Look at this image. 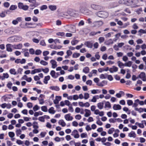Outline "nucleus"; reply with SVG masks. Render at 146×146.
Instances as JSON below:
<instances>
[{
	"label": "nucleus",
	"mask_w": 146,
	"mask_h": 146,
	"mask_svg": "<svg viewBox=\"0 0 146 146\" xmlns=\"http://www.w3.org/2000/svg\"><path fill=\"white\" fill-rule=\"evenodd\" d=\"M96 15L99 17L101 18H106L108 15V13L105 11H100L96 13Z\"/></svg>",
	"instance_id": "obj_1"
},
{
	"label": "nucleus",
	"mask_w": 146,
	"mask_h": 146,
	"mask_svg": "<svg viewBox=\"0 0 146 146\" xmlns=\"http://www.w3.org/2000/svg\"><path fill=\"white\" fill-rule=\"evenodd\" d=\"M91 7L92 9L97 11L102 10V6L94 4L91 5Z\"/></svg>",
	"instance_id": "obj_2"
},
{
	"label": "nucleus",
	"mask_w": 146,
	"mask_h": 146,
	"mask_svg": "<svg viewBox=\"0 0 146 146\" xmlns=\"http://www.w3.org/2000/svg\"><path fill=\"white\" fill-rule=\"evenodd\" d=\"M118 68L114 66H113L112 67L109 68V71L111 73L117 72L118 70Z\"/></svg>",
	"instance_id": "obj_3"
},
{
	"label": "nucleus",
	"mask_w": 146,
	"mask_h": 146,
	"mask_svg": "<svg viewBox=\"0 0 146 146\" xmlns=\"http://www.w3.org/2000/svg\"><path fill=\"white\" fill-rule=\"evenodd\" d=\"M139 77L142 79L143 81H146V75L145 72H141L139 75Z\"/></svg>",
	"instance_id": "obj_4"
},
{
	"label": "nucleus",
	"mask_w": 146,
	"mask_h": 146,
	"mask_svg": "<svg viewBox=\"0 0 146 146\" xmlns=\"http://www.w3.org/2000/svg\"><path fill=\"white\" fill-rule=\"evenodd\" d=\"M84 44L89 48H92L93 46V43L91 41H88L86 42Z\"/></svg>",
	"instance_id": "obj_5"
},
{
	"label": "nucleus",
	"mask_w": 146,
	"mask_h": 146,
	"mask_svg": "<svg viewBox=\"0 0 146 146\" xmlns=\"http://www.w3.org/2000/svg\"><path fill=\"white\" fill-rule=\"evenodd\" d=\"M6 50L9 52H11L12 51V48L13 47V45L8 44L6 45Z\"/></svg>",
	"instance_id": "obj_6"
},
{
	"label": "nucleus",
	"mask_w": 146,
	"mask_h": 146,
	"mask_svg": "<svg viewBox=\"0 0 146 146\" xmlns=\"http://www.w3.org/2000/svg\"><path fill=\"white\" fill-rule=\"evenodd\" d=\"M107 81L106 80H103L101 82L97 84V85L99 86L103 87L104 85L107 84Z\"/></svg>",
	"instance_id": "obj_7"
},
{
	"label": "nucleus",
	"mask_w": 146,
	"mask_h": 146,
	"mask_svg": "<svg viewBox=\"0 0 146 146\" xmlns=\"http://www.w3.org/2000/svg\"><path fill=\"white\" fill-rule=\"evenodd\" d=\"M70 114L69 113L65 115L64 116L65 118L67 121H71L73 119V117L70 116Z\"/></svg>",
	"instance_id": "obj_8"
},
{
	"label": "nucleus",
	"mask_w": 146,
	"mask_h": 146,
	"mask_svg": "<svg viewBox=\"0 0 146 146\" xmlns=\"http://www.w3.org/2000/svg\"><path fill=\"white\" fill-rule=\"evenodd\" d=\"M50 63L52 65V68H54L57 66V62L54 60H52L50 61Z\"/></svg>",
	"instance_id": "obj_9"
},
{
	"label": "nucleus",
	"mask_w": 146,
	"mask_h": 146,
	"mask_svg": "<svg viewBox=\"0 0 146 146\" xmlns=\"http://www.w3.org/2000/svg\"><path fill=\"white\" fill-rule=\"evenodd\" d=\"M121 108V106L119 104H115L113 106V109L114 110H120Z\"/></svg>",
	"instance_id": "obj_10"
},
{
	"label": "nucleus",
	"mask_w": 146,
	"mask_h": 146,
	"mask_svg": "<svg viewBox=\"0 0 146 146\" xmlns=\"http://www.w3.org/2000/svg\"><path fill=\"white\" fill-rule=\"evenodd\" d=\"M23 46L22 44H19L13 46V48L15 49H20Z\"/></svg>",
	"instance_id": "obj_11"
},
{
	"label": "nucleus",
	"mask_w": 146,
	"mask_h": 146,
	"mask_svg": "<svg viewBox=\"0 0 146 146\" xmlns=\"http://www.w3.org/2000/svg\"><path fill=\"white\" fill-rule=\"evenodd\" d=\"M85 111L86 112L84 115L85 117H88L91 115V112L90 110L85 109Z\"/></svg>",
	"instance_id": "obj_12"
},
{
	"label": "nucleus",
	"mask_w": 146,
	"mask_h": 146,
	"mask_svg": "<svg viewBox=\"0 0 146 146\" xmlns=\"http://www.w3.org/2000/svg\"><path fill=\"white\" fill-rule=\"evenodd\" d=\"M42 71L41 69H35L33 70H32L31 72V74H34L36 73H38L41 72Z\"/></svg>",
	"instance_id": "obj_13"
},
{
	"label": "nucleus",
	"mask_w": 146,
	"mask_h": 146,
	"mask_svg": "<svg viewBox=\"0 0 146 146\" xmlns=\"http://www.w3.org/2000/svg\"><path fill=\"white\" fill-rule=\"evenodd\" d=\"M113 40L111 39H110L105 41V43L106 45H109L113 43Z\"/></svg>",
	"instance_id": "obj_14"
},
{
	"label": "nucleus",
	"mask_w": 146,
	"mask_h": 146,
	"mask_svg": "<svg viewBox=\"0 0 146 146\" xmlns=\"http://www.w3.org/2000/svg\"><path fill=\"white\" fill-rule=\"evenodd\" d=\"M48 8L51 11H54L57 9V7L56 5H50L48 6Z\"/></svg>",
	"instance_id": "obj_15"
},
{
	"label": "nucleus",
	"mask_w": 146,
	"mask_h": 146,
	"mask_svg": "<svg viewBox=\"0 0 146 146\" xmlns=\"http://www.w3.org/2000/svg\"><path fill=\"white\" fill-rule=\"evenodd\" d=\"M50 89L56 91H58L60 90L59 87L57 86H51L50 87Z\"/></svg>",
	"instance_id": "obj_16"
},
{
	"label": "nucleus",
	"mask_w": 146,
	"mask_h": 146,
	"mask_svg": "<svg viewBox=\"0 0 146 146\" xmlns=\"http://www.w3.org/2000/svg\"><path fill=\"white\" fill-rule=\"evenodd\" d=\"M139 102V100L138 99H137L134 101V103L133 104V105L132 106L133 107H134L135 108H137V106L138 105V102Z\"/></svg>",
	"instance_id": "obj_17"
},
{
	"label": "nucleus",
	"mask_w": 146,
	"mask_h": 146,
	"mask_svg": "<svg viewBox=\"0 0 146 146\" xmlns=\"http://www.w3.org/2000/svg\"><path fill=\"white\" fill-rule=\"evenodd\" d=\"M104 104L103 102H99L97 104V106L98 108L100 110H101L103 108Z\"/></svg>",
	"instance_id": "obj_18"
},
{
	"label": "nucleus",
	"mask_w": 146,
	"mask_h": 146,
	"mask_svg": "<svg viewBox=\"0 0 146 146\" xmlns=\"http://www.w3.org/2000/svg\"><path fill=\"white\" fill-rule=\"evenodd\" d=\"M56 72L54 70H52L50 73V74L51 76L54 78H57L58 76H56L55 75Z\"/></svg>",
	"instance_id": "obj_19"
},
{
	"label": "nucleus",
	"mask_w": 146,
	"mask_h": 146,
	"mask_svg": "<svg viewBox=\"0 0 146 146\" xmlns=\"http://www.w3.org/2000/svg\"><path fill=\"white\" fill-rule=\"evenodd\" d=\"M38 5V4L36 3L30 4L29 6L31 7V9H33L35 8Z\"/></svg>",
	"instance_id": "obj_20"
},
{
	"label": "nucleus",
	"mask_w": 146,
	"mask_h": 146,
	"mask_svg": "<svg viewBox=\"0 0 146 146\" xmlns=\"http://www.w3.org/2000/svg\"><path fill=\"white\" fill-rule=\"evenodd\" d=\"M58 123L59 125H61L62 127H64L66 125L65 123L62 119L60 120L59 121Z\"/></svg>",
	"instance_id": "obj_21"
},
{
	"label": "nucleus",
	"mask_w": 146,
	"mask_h": 146,
	"mask_svg": "<svg viewBox=\"0 0 146 146\" xmlns=\"http://www.w3.org/2000/svg\"><path fill=\"white\" fill-rule=\"evenodd\" d=\"M136 135L135 133V132L133 131H131L130 133L129 134L128 136L130 137H133V138H135L136 137Z\"/></svg>",
	"instance_id": "obj_22"
},
{
	"label": "nucleus",
	"mask_w": 146,
	"mask_h": 146,
	"mask_svg": "<svg viewBox=\"0 0 146 146\" xmlns=\"http://www.w3.org/2000/svg\"><path fill=\"white\" fill-rule=\"evenodd\" d=\"M91 93L93 94H95L97 93H100L101 92V91L99 90H93L91 91Z\"/></svg>",
	"instance_id": "obj_23"
},
{
	"label": "nucleus",
	"mask_w": 146,
	"mask_h": 146,
	"mask_svg": "<svg viewBox=\"0 0 146 146\" xmlns=\"http://www.w3.org/2000/svg\"><path fill=\"white\" fill-rule=\"evenodd\" d=\"M54 108L52 107L48 110V112L50 113L54 114L55 112V111L54 110Z\"/></svg>",
	"instance_id": "obj_24"
},
{
	"label": "nucleus",
	"mask_w": 146,
	"mask_h": 146,
	"mask_svg": "<svg viewBox=\"0 0 146 146\" xmlns=\"http://www.w3.org/2000/svg\"><path fill=\"white\" fill-rule=\"evenodd\" d=\"M132 64V62L131 61H129L127 62H125L124 64L125 66L130 67Z\"/></svg>",
	"instance_id": "obj_25"
},
{
	"label": "nucleus",
	"mask_w": 146,
	"mask_h": 146,
	"mask_svg": "<svg viewBox=\"0 0 146 146\" xmlns=\"http://www.w3.org/2000/svg\"><path fill=\"white\" fill-rule=\"evenodd\" d=\"M117 63L118 64V66L120 68H122V66H124L125 65H124V64L122 62H121L120 61H119L117 62Z\"/></svg>",
	"instance_id": "obj_26"
},
{
	"label": "nucleus",
	"mask_w": 146,
	"mask_h": 146,
	"mask_svg": "<svg viewBox=\"0 0 146 146\" xmlns=\"http://www.w3.org/2000/svg\"><path fill=\"white\" fill-rule=\"evenodd\" d=\"M9 72L12 74L15 75L17 74L14 68L11 69L9 70Z\"/></svg>",
	"instance_id": "obj_27"
},
{
	"label": "nucleus",
	"mask_w": 146,
	"mask_h": 146,
	"mask_svg": "<svg viewBox=\"0 0 146 146\" xmlns=\"http://www.w3.org/2000/svg\"><path fill=\"white\" fill-rule=\"evenodd\" d=\"M107 74H102L100 75V78L101 79H105L107 78Z\"/></svg>",
	"instance_id": "obj_28"
},
{
	"label": "nucleus",
	"mask_w": 146,
	"mask_h": 146,
	"mask_svg": "<svg viewBox=\"0 0 146 146\" xmlns=\"http://www.w3.org/2000/svg\"><path fill=\"white\" fill-rule=\"evenodd\" d=\"M111 104L110 102H106L105 105V108H111Z\"/></svg>",
	"instance_id": "obj_29"
},
{
	"label": "nucleus",
	"mask_w": 146,
	"mask_h": 146,
	"mask_svg": "<svg viewBox=\"0 0 146 146\" xmlns=\"http://www.w3.org/2000/svg\"><path fill=\"white\" fill-rule=\"evenodd\" d=\"M135 110L138 111L139 113H141L144 111V108H135Z\"/></svg>",
	"instance_id": "obj_30"
},
{
	"label": "nucleus",
	"mask_w": 146,
	"mask_h": 146,
	"mask_svg": "<svg viewBox=\"0 0 146 146\" xmlns=\"http://www.w3.org/2000/svg\"><path fill=\"white\" fill-rule=\"evenodd\" d=\"M47 6L46 5H44L40 7V10L42 11L44 10H46L47 9Z\"/></svg>",
	"instance_id": "obj_31"
},
{
	"label": "nucleus",
	"mask_w": 146,
	"mask_h": 146,
	"mask_svg": "<svg viewBox=\"0 0 146 146\" xmlns=\"http://www.w3.org/2000/svg\"><path fill=\"white\" fill-rule=\"evenodd\" d=\"M89 71V68L88 67L84 68L83 70V72L86 74L88 73Z\"/></svg>",
	"instance_id": "obj_32"
},
{
	"label": "nucleus",
	"mask_w": 146,
	"mask_h": 146,
	"mask_svg": "<svg viewBox=\"0 0 146 146\" xmlns=\"http://www.w3.org/2000/svg\"><path fill=\"white\" fill-rule=\"evenodd\" d=\"M17 8V6L15 5H12L9 8V9L11 10H14L16 9Z\"/></svg>",
	"instance_id": "obj_33"
},
{
	"label": "nucleus",
	"mask_w": 146,
	"mask_h": 146,
	"mask_svg": "<svg viewBox=\"0 0 146 146\" xmlns=\"http://www.w3.org/2000/svg\"><path fill=\"white\" fill-rule=\"evenodd\" d=\"M76 132L77 133L75 134L74 136V137L75 138H78L79 137L80 135L78 133V132L76 130H74V133Z\"/></svg>",
	"instance_id": "obj_34"
},
{
	"label": "nucleus",
	"mask_w": 146,
	"mask_h": 146,
	"mask_svg": "<svg viewBox=\"0 0 146 146\" xmlns=\"http://www.w3.org/2000/svg\"><path fill=\"white\" fill-rule=\"evenodd\" d=\"M127 104L128 106H131L133 104V102L131 100H127Z\"/></svg>",
	"instance_id": "obj_35"
},
{
	"label": "nucleus",
	"mask_w": 146,
	"mask_h": 146,
	"mask_svg": "<svg viewBox=\"0 0 146 146\" xmlns=\"http://www.w3.org/2000/svg\"><path fill=\"white\" fill-rule=\"evenodd\" d=\"M41 110L43 111L46 112L47 111V108L46 106H42L41 107Z\"/></svg>",
	"instance_id": "obj_36"
},
{
	"label": "nucleus",
	"mask_w": 146,
	"mask_h": 146,
	"mask_svg": "<svg viewBox=\"0 0 146 146\" xmlns=\"http://www.w3.org/2000/svg\"><path fill=\"white\" fill-rule=\"evenodd\" d=\"M56 35L58 36H65V34L64 32H58L56 34Z\"/></svg>",
	"instance_id": "obj_37"
},
{
	"label": "nucleus",
	"mask_w": 146,
	"mask_h": 146,
	"mask_svg": "<svg viewBox=\"0 0 146 146\" xmlns=\"http://www.w3.org/2000/svg\"><path fill=\"white\" fill-rule=\"evenodd\" d=\"M126 5H131L132 0H125Z\"/></svg>",
	"instance_id": "obj_38"
},
{
	"label": "nucleus",
	"mask_w": 146,
	"mask_h": 146,
	"mask_svg": "<svg viewBox=\"0 0 146 146\" xmlns=\"http://www.w3.org/2000/svg\"><path fill=\"white\" fill-rule=\"evenodd\" d=\"M40 107L37 105H35L33 108V109L34 111H36L39 110Z\"/></svg>",
	"instance_id": "obj_39"
},
{
	"label": "nucleus",
	"mask_w": 146,
	"mask_h": 146,
	"mask_svg": "<svg viewBox=\"0 0 146 146\" xmlns=\"http://www.w3.org/2000/svg\"><path fill=\"white\" fill-rule=\"evenodd\" d=\"M40 63L41 64L44 66H46L48 64L47 62L42 60L40 61Z\"/></svg>",
	"instance_id": "obj_40"
},
{
	"label": "nucleus",
	"mask_w": 146,
	"mask_h": 146,
	"mask_svg": "<svg viewBox=\"0 0 146 146\" xmlns=\"http://www.w3.org/2000/svg\"><path fill=\"white\" fill-rule=\"evenodd\" d=\"M42 71L44 73H47L48 72L49 70L48 68H46L45 69H41Z\"/></svg>",
	"instance_id": "obj_41"
},
{
	"label": "nucleus",
	"mask_w": 146,
	"mask_h": 146,
	"mask_svg": "<svg viewBox=\"0 0 146 146\" xmlns=\"http://www.w3.org/2000/svg\"><path fill=\"white\" fill-rule=\"evenodd\" d=\"M139 3L138 0H132V5H136Z\"/></svg>",
	"instance_id": "obj_42"
},
{
	"label": "nucleus",
	"mask_w": 146,
	"mask_h": 146,
	"mask_svg": "<svg viewBox=\"0 0 146 146\" xmlns=\"http://www.w3.org/2000/svg\"><path fill=\"white\" fill-rule=\"evenodd\" d=\"M29 53L31 54H35V51L33 48H31L29 49Z\"/></svg>",
	"instance_id": "obj_43"
},
{
	"label": "nucleus",
	"mask_w": 146,
	"mask_h": 146,
	"mask_svg": "<svg viewBox=\"0 0 146 146\" xmlns=\"http://www.w3.org/2000/svg\"><path fill=\"white\" fill-rule=\"evenodd\" d=\"M107 78L110 81L112 80L113 79V77L111 75L107 74Z\"/></svg>",
	"instance_id": "obj_44"
},
{
	"label": "nucleus",
	"mask_w": 146,
	"mask_h": 146,
	"mask_svg": "<svg viewBox=\"0 0 146 146\" xmlns=\"http://www.w3.org/2000/svg\"><path fill=\"white\" fill-rule=\"evenodd\" d=\"M42 52L41 51L39 50H36L35 51V54L36 55H39Z\"/></svg>",
	"instance_id": "obj_45"
},
{
	"label": "nucleus",
	"mask_w": 146,
	"mask_h": 146,
	"mask_svg": "<svg viewBox=\"0 0 146 146\" xmlns=\"http://www.w3.org/2000/svg\"><path fill=\"white\" fill-rule=\"evenodd\" d=\"M23 3L21 2H19L18 4V7L20 9H22L23 6Z\"/></svg>",
	"instance_id": "obj_46"
},
{
	"label": "nucleus",
	"mask_w": 146,
	"mask_h": 146,
	"mask_svg": "<svg viewBox=\"0 0 146 146\" xmlns=\"http://www.w3.org/2000/svg\"><path fill=\"white\" fill-rule=\"evenodd\" d=\"M114 130V129L113 128H111L108 130V133L109 134H111Z\"/></svg>",
	"instance_id": "obj_47"
},
{
	"label": "nucleus",
	"mask_w": 146,
	"mask_h": 146,
	"mask_svg": "<svg viewBox=\"0 0 146 146\" xmlns=\"http://www.w3.org/2000/svg\"><path fill=\"white\" fill-rule=\"evenodd\" d=\"M38 100L39 101V103L40 104H43L44 102L43 98H38Z\"/></svg>",
	"instance_id": "obj_48"
},
{
	"label": "nucleus",
	"mask_w": 146,
	"mask_h": 146,
	"mask_svg": "<svg viewBox=\"0 0 146 146\" xmlns=\"http://www.w3.org/2000/svg\"><path fill=\"white\" fill-rule=\"evenodd\" d=\"M85 100L89 98V95L88 93H85L84 94V97Z\"/></svg>",
	"instance_id": "obj_49"
},
{
	"label": "nucleus",
	"mask_w": 146,
	"mask_h": 146,
	"mask_svg": "<svg viewBox=\"0 0 146 146\" xmlns=\"http://www.w3.org/2000/svg\"><path fill=\"white\" fill-rule=\"evenodd\" d=\"M27 25H35V26L34 27H36L38 25V24H36V23H26L25 24V25L26 26Z\"/></svg>",
	"instance_id": "obj_50"
},
{
	"label": "nucleus",
	"mask_w": 146,
	"mask_h": 146,
	"mask_svg": "<svg viewBox=\"0 0 146 146\" xmlns=\"http://www.w3.org/2000/svg\"><path fill=\"white\" fill-rule=\"evenodd\" d=\"M9 135L11 138H12L15 136V134L12 132H9Z\"/></svg>",
	"instance_id": "obj_51"
},
{
	"label": "nucleus",
	"mask_w": 146,
	"mask_h": 146,
	"mask_svg": "<svg viewBox=\"0 0 146 146\" xmlns=\"http://www.w3.org/2000/svg\"><path fill=\"white\" fill-rule=\"evenodd\" d=\"M3 5L5 7L8 8L10 5V4L8 2H5L4 3Z\"/></svg>",
	"instance_id": "obj_52"
},
{
	"label": "nucleus",
	"mask_w": 146,
	"mask_h": 146,
	"mask_svg": "<svg viewBox=\"0 0 146 146\" xmlns=\"http://www.w3.org/2000/svg\"><path fill=\"white\" fill-rule=\"evenodd\" d=\"M104 38L103 37H100L99 38V40L100 43H101L103 42L104 40Z\"/></svg>",
	"instance_id": "obj_53"
},
{
	"label": "nucleus",
	"mask_w": 146,
	"mask_h": 146,
	"mask_svg": "<svg viewBox=\"0 0 146 146\" xmlns=\"http://www.w3.org/2000/svg\"><path fill=\"white\" fill-rule=\"evenodd\" d=\"M38 120H39V121L41 122H44V116L39 117L38 118Z\"/></svg>",
	"instance_id": "obj_54"
},
{
	"label": "nucleus",
	"mask_w": 146,
	"mask_h": 146,
	"mask_svg": "<svg viewBox=\"0 0 146 146\" xmlns=\"http://www.w3.org/2000/svg\"><path fill=\"white\" fill-rule=\"evenodd\" d=\"M27 106L28 108H32L33 105L32 103L31 102H28L27 104Z\"/></svg>",
	"instance_id": "obj_55"
},
{
	"label": "nucleus",
	"mask_w": 146,
	"mask_h": 146,
	"mask_svg": "<svg viewBox=\"0 0 146 146\" xmlns=\"http://www.w3.org/2000/svg\"><path fill=\"white\" fill-rule=\"evenodd\" d=\"M113 33H109L106 35H105V36L106 38H108V37H110L111 36V34H113Z\"/></svg>",
	"instance_id": "obj_56"
},
{
	"label": "nucleus",
	"mask_w": 146,
	"mask_h": 146,
	"mask_svg": "<svg viewBox=\"0 0 146 146\" xmlns=\"http://www.w3.org/2000/svg\"><path fill=\"white\" fill-rule=\"evenodd\" d=\"M80 55V54L79 53H74V58H77Z\"/></svg>",
	"instance_id": "obj_57"
},
{
	"label": "nucleus",
	"mask_w": 146,
	"mask_h": 146,
	"mask_svg": "<svg viewBox=\"0 0 146 146\" xmlns=\"http://www.w3.org/2000/svg\"><path fill=\"white\" fill-rule=\"evenodd\" d=\"M138 32L141 33L143 34L146 33V29L145 30H144L142 29H140L138 31Z\"/></svg>",
	"instance_id": "obj_58"
},
{
	"label": "nucleus",
	"mask_w": 146,
	"mask_h": 146,
	"mask_svg": "<svg viewBox=\"0 0 146 146\" xmlns=\"http://www.w3.org/2000/svg\"><path fill=\"white\" fill-rule=\"evenodd\" d=\"M21 131L20 129H17L16 131V135H19L21 134Z\"/></svg>",
	"instance_id": "obj_59"
},
{
	"label": "nucleus",
	"mask_w": 146,
	"mask_h": 146,
	"mask_svg": "<svg viewBox=\"0 0 146 146\" xmlns=\"http://www.w3.org/2000/svg\"><path fill=\"white\" fill-rule=\"evenodd\" d=\"M29 7V6L27 5H24L22 9L26 11L28 9Z\"/></svg>",
	"instance_id": "obj_60"
},
{
	"label": "nucleus",
	"mask_w": 146,
	"mask_h": 146,
	"mask_svg": "<svg viewBox=\"0 0 146 146\" xmlns=\"http://www.w3.org/2000/svg\"><path fill=\"white\" fill-rule=\"evenodd\" d=\"M125 0H119V3L121 4H124L126 5V2Z\"/></svg>",
	"instance_id": "obj_61"
},
{
	"label": "nucleus",
	"mask_w": 146,
	"mask_h": 146,
	"mask_svg": "<svg viewBox=\"0 0 146 146\" xmlns=\"http://www.w3.org/2000/svg\"><path fill=\"white\" fill-rule=\"evenodd\" d=\"M116 120V119L110 118L109 119V121L110 123H114L115 122Z\"/></svg>",
	"instance_id": "obj_62"
},
{
	"label": "nucleus",
	"mask_w": 146,
	"mask_h": 146,
	"mask_svg": "<svg viewBox=\"0 0 146 146\" xmlns=\"http://www.w3.org/2000/svg\"><path fill=\"white\" fill-rule=\"evenodd\" d=\"M75 118L76 119L80 120L81 118V116L79 114L75 116Z\"/></svg>",
	"instance_id": "obj_63"
},
{
	"label": "nucleus",
	"mask_w": 146,
	"mask_h": 146,
	"mask_svg": "<svg viewBox=\"0 0 146 146\" xmlns=\"http://www.w3.org/2000/svg\"><path fill=\"white\" fill-rule=\"evenodd\" d=\"M7 144L8 146H11L13 144V143L10 141H7Z\"/></svg>",
	"instance_id": "obj_64"
}]
</instances>
